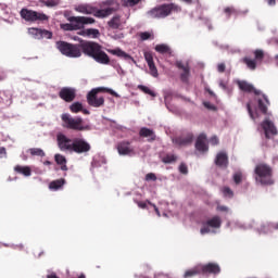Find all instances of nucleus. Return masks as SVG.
Here are the masks:
<instances>
[{"label":"nucleus","instance_id":"f257e3e1","mask_svg":"<svg viewBox=\"0 0 278 278\" xmlns=\"http://www.w3.org/2000/svg\"><path fill=\"white\" fill-rule=\"evenodd\" d=\"M56 49L62 53V55H66V58H81V51L85 55L92 58L98 53L101 49V45L94 41H84L80 43L74 45L66 41H58Z\"/></svg>","mask_w":278,"mask_h":278},{"label":"nucleus","instance_id":"f03ea898","mask_svg":"<svg viewBox=\"0 0 278 278\" xmlns=\"http://www.w3.org/2000/svg\"><path fill=\"white\" fill-rule=\"evenodd\" d=\"M61 121L64 129H72L73 131H88L90 129L89 125H84V118L79 116L73 117L68 113L62 114Z\"/></svg>","mask_w":278,"mask_h":278},{"label":"nucleus","instance_id":"7ed1b4c3","mask_svg":"<svg viewBox=\"0 0 278 278\" xmlns=\"http://www.w3.org/2000/svg\"><path fill=\"white\" fill-rule=\"evenodd\" d=\"M255 179L262 186L273 185V169L266 164H258L255 167Z\"/></svg>","mask_w":278,"mask_h":278},{"label":"nucleus","instance_id":"20e7f679","mask_svg":"<svg viewBox=\"0 0 278 278\" xmlns=\"http://www.w3.org/2000/svg\"><path fill=\"white\" fill-rule=\"evenodd\" d=\"M20 16L21 18H23V21H26V23H36L37 21H49V16L47 14L29 10L26 8H23L20 11Z\"/></svg>","mask_w":278,"mask_h":278},{"label":"nucleus","instance_id":"39448f33","mask_svg":"<svg viewBox=\"0 0 278 278\" xmlns=\"http://www.w3.org/2000/svg\"><path fill=\"white\" fill-rule=\"evenodd\" d=\"M173 10H175V4L173 3L161 4L148 11V16L150 18H166V16L173 13Z\"/></svg>","mask_w":278,"mask_h":278},{"label":"nucleus","instance_id":"423d86ee","mask_svg":"<svg viewBox=\"0 0 278 278\" xmlns=\"http://www.w3.org/2000/svg\"><path fill=\"white\" fill-rule=\"evenodd\" d=\"M200 273H203V274L213 273V275H216L220 273V267L216 264L198 265L195 268L187 270L185 273V278L194 277Z\"/></svg>","mask_w":278,"mask_h":278},{"label":"nucleus","instance_id":"0eeeda50","mask_svg":"<svg viewBox=\"0 0 278 278\" xmlns=\"http://www.w3.org/2000/svg\"><path fill=\"white\" fill-rule=\"evenodd\" d=\"M105 90V87H98L91 89L87 94V103L91 108H101L105 104V98L98 97L99 92H103Z\"/></svg>","mask_w":278,"mask_h":278},{"label":"nucleus","instance_id":"6e6552de","mask_svg":"<svg viewBox=\"0 0 278 278\" xmlns=\"http://www.w3.org/2000/svg\"><path fill=\"white\" fill-rule=\"evenodd\" d=\"M220 225H223V220H220V217L215 216L203 224L200 229V233L201 236H205L206 233H216V229H220Z\"/></svg>","mask_w":278,"mask_h":278},{"label":"nucleus","instance_id":"1a4fd4ad","mask_svg":"<svg viewBox=\"0 0 278 278\" xmlns=\"http://www.w3.org/2000/svg\"><path fill=\"white\" fill-rule=\"evenodd\" d=\"M90 149H92V147L90 146V143L88 141H86V139H84V138H74L73 139L72 153H77L78 155H80L81 153L90 152Z\"/></svg>","mask_w":278,"mask_h":278},{"label":"nucleus","instance_id":"9d476101","mask_svg":"<svg viewBox=\"0 0 278 278\" xmlns=\"http://www.w3.org/2000/svg\"><path fill=\"white\" fill-rule=\"evenodd\" d=\"M56 142L60 151L73 153V139L64 134H59L56 136Z\"/></svg>","mask_w":278,"mask_h":278},{"label":"nucleus","instance_id":"9b49d317","mask_svg":"<svg viewBox=\"0 0 278 278\" xmlns=\"http://www.w3.org/2000/svg\"><path fill=\"white\" fill-rule=\"evenodd\" d=\"M254 58L255 60L251 58H244L242 60L244 64H247L248 68H250V71H255V68H257V62H261V60H264V51L255 50Z\"/></svg>","mask_w":278,"mask_h":278},{"label":"nucleus","instance_id":"f8f14e48","mask_svg":"<svg viewBox=\"0 0 278 278\" xmlns=\"http://www.w3.org/2000/svg\"><path fill=\"white\" fill-rule=\"evenodd\" d=\"M59 97L65 101V103H73L75 97H77V91L71 87H63L59 92Z\"/></svg>","mask_w":278,"mask_h":278},{"label":"nucleus","instance_id":"ddd939ff","mask_svg":"<svg viewBox=\"0 0 278 278\" xmlns=\"http://www.w3.org/2000/svg\"><path fill=\"white\" fill-rule=\"evenodd\" d=\"M70 23H77L79 29H84V25H94L97 20L93 17H86V16H70L67 18Z\"/></svg>","mask_w":278,"mask_h":278},{"label":"nucleus","instance_id":"4468645a","mask_svg":"<svg viewBox=\"0 0 278 278\" xmlns=\"http://www.w3.org/2000/svg\"><path fill=\"white\" fill-rule=\"evenodd\" d=\"M261 127L265 132L266 138H270V136H277V128L275 127V124H273V122L265 119L261 124Z\"/></svg>","mask_w":278,"mask_h":278},{"label":"nucleus","instance_id":"2eb2a0df","mask_svg":"<svg viewBox=\"0 0 278 278\" xmlns=\"http://www.w3.org/2000/svg\"><path fill=\"white\" fill-rule=\"evenodd\" d=\"M195 149L197 151H200V153H207L208 147H207V136L205 134H201L195 142Z\"/></svg>","mask_w":278,"mask_h":278},{"label":"nucleus","instance_id":"dca6fc26","mask_svg":"<svg viewBox=\"0 0 278 278\" xmlns=\"http://www.w3.org/2000/svg\"><path fill=\"white\" fill-rule=\"evenodd\" d=\"M117 151L119 155H131V153H134V148H131V142L121 141L117 143Z\"/></svg>","mask_w":278,"mask_h":278},{"label":"nucleus","instance_id":"f3484780","mask_svg":"<svg viewBox=\"0 0 278 278\" xmlns=\"http://www.w3.org/2000/svg\"><path fill=\"white\" fill-rule=\"evenodd\" d=\"M78 36H83L84 38H92L97 39L101 36V31L97 28H83L78 31Z\"/></svg>","mask_w":278,"mask_h":278},{"label":"nucleus","instance_id":"a211bd4d","mask_svg":"<svg viewBox=\"0 0 278 278\" xmlns=\"http://www.w3.org/2000/svg\"><path fill=\"white\" fill-rule=\"evenodd\" d=\"M114 12H116V9L114 8L98 9L96 7L93 16H96V18H108V16H111V14H114Z\"/></svg>","mask_w":278,"mask_h":278},{"label":"nucleus","instance_id":"6ab92c4d","mask_svg":"<svg viewBox=\"0 0 278 278\" xmlns=\"http://www.w3.org/2000/svg\"><path fill=\"white\" fill-rule=\"evenodd\" d=\"M108 53H111V55H116L117 58H122L123 60L134 62L136 64V60L129 55L127 52L123 51L121 48L117 49H108Z\"/></svg>","mask_w":278,"mask_h":278},{"label":"nucleus","instance_id":"aec40b11","mask_svg":"<svg viewBox=\"0 0 278 278\" xmlns=\"http://www.w3.org/2000/svg\"><path fill=\"white\" fill-rule=\"evenodd\" d=\"M140 138H148V142H155L157 136H155V131L151 128L142 127L139 130Z\"/></svg>","mask_w":278,"mask_h":278},{"label":"nucleus","instance_id":"412c9836","mask_svg":"<svg viewBox=\"0 0 278 278\" xmlns=\"http://www.w3.org/2000/svg\"><path fill=\"white\" fill-rule=\"evenodd\" d=\"M93 60L98 62V64H110V56L108 55V53H105V51H103L102 48H100V50L96 52Z\"/></svg>","mask_w":278,"mask_h":278},{"label":"nucleus","instance_id":"4be33fe9","mask_svg":"<svg viewBox=\"0 0 278 278\" xmlns=\"http://www.w3.org/2000/svg\"><path fill=\"white\" fill-rule=\"evenodd\" d=\"M94 8L92 4H78L75 7V12H79V14H87L94 16Z\"/></svg>","mask_w":278,"mask_h":278},{"label":"nucleus","instance_id":"5701e85b","mask_svg":"<svg viewBox=\"0 0 278 278\" xmlns=\"http://www.w3.org/2000/svg\"><path fill=\"white\" fill-rule=\"evenodd\" d=\"M173 90L165 89L164 90V99H165V105L169 112H175V105L173 104Z\"/></svg>","mask_w":278,"mask_h":278},{"label":"nucleus","instance_id":"b1692460","mask_svg":"<svg viewBox=\"0 0 278 278\" xmlns=\"http://www.w3.org/2000/svg\"><path fill=\"white\" fill-rule=\"evenodd\" d=\"M177 67L179 68L180 77L184 81H188V77H190V67L188 63L177 62Z\"/></svg>","mask_w":278,"mask_h":278},{"label":"nucleus","instance_id":"393cba45","mask_svg":"<svg viewBox=\"0 0 278 278\" xmlns=\"http://www.w3.org/2000/svg\"><path fill=\"white\" fill-rule=\"evenodd\" d=\"M215 164H216V166L226 168L227 164H229V159L227 156V153H225V152L217 153L216 159H215Z\"/></svg>","mask_w":278,"mask_h":278},{"label":"nucleus","instance_id":"a878e982","mask_svg":"<svg viewBox=\"0 0 278 278\" xmlns=\"http://www.w3.org/2000/svg\"><path fill=\"white\" fill-rule=\"evenodd\" d=\"M154 49L156 53H161L162 55H166L167 58H170V55H173V50H170V47H168V45H156Z\"/></svg>","mask_w":278,"mask_h":278},{"label":"nucleus","instance_id":"bb28decb","mask_svg":"<svg viewBox=\"0 0 278 278\" xmlns=\"http://www.w3.org/2000/svg\"><path fill=\"white\" fill-rule=\"evenodd\" d=\"M14 172L17 175H24V177H31V167L29 166L16 165Z\"/></svg>","mask_w":278,"mask_h":278},{"label":"nucleus","instance_id":"cd10ccee","mask_svg":"<svg viewBox=\"0 0 278 278\" xmlns=\"http://www.w3.org/2000/svg\"><path fill=\"white\" fill-rule=\"evenodd\" d=\"M238 86L240 90H243V92H255L256 94H260V91L255 90V88H253V85L244 80H239Z\"/></svg>","mask_w":278,"mask_h":278},{"label":"nucleus","instance_id":"c85d7f7f","mask_svg":"<svg viewBox=\"0 0 278 278\" xmlns=\"http://www.w3.org/2000/svg\"><path fill=\"white\" fill-rule=\"evenodd\" d=\"M66 184V179L64 178H60V179H56V180H52L50 184H49V189L50 190H62V188H64V185Z\"/></svg>","mask_w":278,"mask_h":278},{"label":"nucleus","instance_id":"c756f323","mask_svg":"<svg viewBox=\"0 0 278 278\" xmlns=\"http://www.w3.org/2000/svg\"><path fill=\"white\" fill-rule=\"evenodd\" d=\"M54 162L61 166V170H68V166L66 165V156L62 155V154H55L54 155Z\"/></svg>","mask_w":278,"mask_h":278},{"label":"nucleus","instance_id":"7c9ffc66","mask_svg":"<svg viewBox=\"0 0 278 278\" xmlns=\"http://www.w3.org/2000/svg\"><path fill=\"white\" fill-rule=\"evenodd\" d=\"M109 27L111 29H121L123 22L121 21V15H114L109 22H108Z\"/></svg>","mask_w":278,"mask_h":278},{"label":"nucleus","instance_id":"2f4dec72","mask_svg":"<svg viewBox=\"0 0 278 278\" xmlns=\"http://www.w3.org/2000/svg\"><path fill=\"white\" fill-rule=\"evenodd\" d=\"M35 35L38 36L39 38H47L48 40H51L53 38V33L42 29V28H34Z\"/></svg>","mask_w":278,"mask_h":278},{"label":"nucleus","instance_id":"473e14b6","mask_svg":"<svg viewBox=\"0 0 278 278\" xmlns=\"http://www.w3.org/2000/svg\"><path fill=\"white\" fill-rule=\"evenodd\" d=\"M190 143H192V135H186L176 139L178 147H188Z\"/></svg>","mask_w":278,"mask_h":278},{"label":"nucleus","instance_id":"72a5a7b5","mask_svg":"<svg viewBox=\"0 0 278 278\" xmlns=\"http://www.w3.org/2000/svg\"><path fill=\"white\" fill-rule=\"evenodd\" d=\"M60 27L63 31H77V29H79V24L71 22L70 24H61Z\"/></svg>","mask_w":278,"mask_h":278},{"label":"nucleus","instance_id":"f704fd0d","mask_svg":"<svg viewBox=\"0 0 278 278\" xmlns=\"http://www.w3.org/2000/svg\"><path fill=\"white\" fill-rule=\"evenodd\" d=\"M70 110L73 114H78V112L84 110V105L80 102H74L70 105Z\"/></svg>","mask_w":278,"mask_h":278},{"label":"nucleus","instance_id":"c9c22d12","mask_svg":"<svg viewBox=\"0 0 278 278\" xmlns=\"http://www.w3.org/2000/svg\"><path fill=\"white\" fill-rule=\"evenodd\" d=\"M40 3L46 5V8H58V5H60V0H40Z\"/></svg>","mask_w":278,"mask_h":278},{"label":"nucleus","instance_id":"e433bc0d","mask_svg":"<svg viewBox=\"0 0 278 278\" xmlns=\"http://www.w3.org/2000/svg\"><path fill=\"white\" fill-rule=\"evenodd\" d=\"M266 105H269L268 98L263 96V99H258V108L264 114H266Z\"/></svg>","mask_w":278,"mask_h":278},{"label":"nucleus","instance_id":"4c0bfd02","mask_svg":"<svg viewBox=\"0 0 278 278\" xmlns=\"http://www.w3.org/2000/svg\"><path fill=\"white\" fill-rule=\"evenodd\" d=\"M138 90H141V92H144V94H150V97H157V93H155V91L151 90L144 85H138Z\"/></svg>","mask_w":278,"mask_h":278},{"label":"nucleus","instance_id":"58836bf2","mask_svg":"<svg viewBox=\"0 0 278 278\" xmlns=\"http://www.w3.org/2000/svg\"><path fill=\"white\" fill-rule=\"evenodd\" d=\"M30 155H36L37 157H45V150L40 148H33L29 150Z\"/></svg>","mask_w":278,"mask_h":278},{"label":"nucleus","instance_id":"ea45409f","mask_svg":"<svg viewBox=\"0 0 278 278\" xmlns=\"http://www.w3.org/2000/svg\"><path fill=\"white\" fill-rule=\"evenodd\" d=\"M163 164H172L175 162V154H165L161 156Z\"/></svg>","mask_w":278,"mask_h":278},{"label":"nucleus","instance_id":"a19ab883","mask_svg":"<svg viewBox=\"0 0 278 278\" xmlns=\"http://www.w3.org/2000/svg\"><path fill=\"white\" fill-rule=\"evenodd\" d=\"M140 3V0H123V5L125 8H134L135 5H138Z\"/></svg>","mask_w":278,"mask_h":278},{"label":"nucleus","instance_id":"79ce46f5","mask_svg":"<svg viewBox=\"0 0 278 278\" xmlns=\"http://www.w3.org/2000/svg\"><path fill=\"white\" fill-rule=\"evenodd\" d=\"M222 192L227 199H231L233 197V191L229 187H224Z\"/></svg>","mask_w":278,"mask_h":278},{"label":"nucleus","instance_id":"37998d69","mask_svg":"<svg viewBox=\"0 0 278 278\" xmlns=\"http://www.w3.org/2000/svg\"><path fill=\"white\" fill-rule=\"evenodd\" d=\"M149 70H150V75H152V77H157L159 73H157V67L155 66V63H150L148 64Z\"/></svg>","mask_w":278,"mask_h":278},{"label":"nucleus","instance_id":"c03bdc74","mask_svg":"<svg viewBox=\"0 0 278 278\" xmlns=\"http://www.w3.org/2000/svg\"><path fill=\"white\" fill-rule=\"evenodd\" d=\"M232 179H233L235 184L238 185V184L242 182V179H244V176H242V173L237 172L233 174Z\"/></svg>","mask_w":278,"mask_h":278},{"label":"nucleus","instance_id":"a18cd8bd","mask_svg":"<svg viewBox=\"0 0 278 278\" xmlns=\"http://www.w3.org/2000/svg\"><path fill=\"white\" fill-rule=\"evenodd\" d=\"M139 38L141 39V40H149V39H153V36H152V34L151 33H149V31H143V33H140L139 34Z\"/></svg>","mask_w":278,"mask_h":278},{"label":"nucleus","instance_id":"49530a36","mask_svg":"<svg viewBox=\"0 0 278 278\" xmlns=\"http://www.w3.org/2000/svg\"><path fill=\"white\" fill-rule=\"evenodd\" d=\"M144 59L148 65L155 63L153 62V54H151V52H144Z\"/></svg>","mask_w":278,"mask_h":278},{"label":"nucleus","instance_id":"de8ad7c7","mask_svg":"<svg viewBox=\"0 0 278 278\" xmlns=\"http://www.w3.org/2000/svg\"><path fill=\"white\" fill-rule=\"evenodd\" d=\"M178 170H179V173H181V175H188V165L181 163L178 166Z\"/></svg>","mask_w":278,"mask_h":278},{"label":"nucleus","instance_id":"09e8293b","mask_svg":"<svg viewBox=\"0 0 278 278\" xmlns=\"http://www.w3.org/2000/svg\"><path fill=\"white\" fill-rule=\"evenodd\" d=\"M146 181H157V176L153 173H149L146 175Z\"/></svg>","mask_w":278,"mask_h":278},{"label":"nucleus","instance_id":"8fccbe9b","mask_svg":"<svg viewBox=\"0 0 278 278\" xmlns=\"http://www.w3.org/2000/svg\"><path fill=\"white\" fill-rule=\"evenodd\" d=\"M248 112L253 121H255L257 113H253V109H251V103H248Z\"/></svg>","mask_w":278,"mask_h":278},{"label":"nucleus","instance_id":"3c124183","mask_svg":"<svg viewBox=\"0 0 278 278\" xmlns=\"http://www.w3.org/2000/svg\"><path fill=\"white\" fill-rule=\"evenodd\" d=\"M219 140H218V137L216 136H213L211 139H210V143L213 146V147H216V144H218Z\"/></svg>","mask_w":278,"mask_h":278},{"label":"nucleus","instance_id":"603ef678","mask_svg":"<svg viewBox=\"0 0 278 278\" xmlns=\"http://www.w3.org/2000/svg\"><path fill=\"white\" fill-rule=\"evenodd\" d=\"M203 105L206 110H216V106L210 102H203Z\"/></svg>","mask_w":278,"mask_h":278},{"label":"nucleus","instance_id":"864d4df0","mask_svg":"<svg viewBox=\"0 0 278 278\" xmlns=\"http://www.w3.org/2000/svg\"><path fill=\"white\" fill-rule=\"evenodd\" d=\"M103 92H108L109 94H112V97H118V93H116V91L105 88V87H104Z\"/></svg>","mask_w":278,"mask_h":278},{"label":"nucleus","instance_id":"5fc2aeb1","mask_svg":"<svg viewBox=\"0 0 278 278\" xmlns=\"http://www.w3.org/2000/svg\"><path fill=\"white\" fill-rule=\"evenodd\" d=\"M217 212H229V207L225 205H217Z\"/></svg>","mask_w":278,"mask_h":278},{"label":"nucleus","instance_id":"6e6d98bb","mask_svg":"<svg viewBox=\"0 0 278 278\" xmlns=\"http://www.w3.org/2000/svg\"><path fill=\"white\" fill-rule=\"evenodd\" d=\"M0 156L1 157H8V151L4 147L0 148Z\"/></svg>","mask_w":278,"mask_h":278},{"label":"nucleus","instance_id":"4d7b16f0","mask_svg":"<svg viewBox=\"0 0 278 278\" xmlns=\"http://www.w3.org/2000/svg\"><path fill=\"white\" fill-rule=\"evenodd\" d=\"M138 207L141 210H147V203L146 202H137Z\"/></svg>","mask_w":278,"mask_h":278},{"label":"nucleus","instance_id":"13d9d810","mask_svg":"<svg viewBox=\"0 0 278 278\" xmlns=\"http://www.w3.org/2000/svg\"><path fill=\"white\" fill-rule=\"evenodd\" d=\"M219 87L222 90H227V83L219 80Z\"/></svg>","mask_w":278,"mask_h":278},{"label":"nucleus","instance_id":"bf43d9fd","mask_svg":"<svg viewBox=\"0 0 278 278\" xmlns=\"http://www.w3.org/2000/svg\"><path fill=\"white\" fill-rule=\"evenodd\" d=\"M217 71L219 72V73H224L225 72V64H218V66H217Z\"/></svg>","mask_w":278,"mask_h":278},{"label":"nucleus","instance_id":"052dcab7","mask_svg":"<svg viewBox=\"0 0 278 278\" xmlns=\"http://www.w3.org/2000/svg\"><path fill=\"white\" fill-rule=\"evenodd\" d=\"M154 278H170V277H168V275L166 274H156Z\"/></svg>","mask_w":278,"mask_h":278},{"label":"nucleus","instance_id":"680f3d73","mask_svg":"<svg viewBox=\"0 0 278 278\" xmlns=\"http://www.w3.org/2000/svg\"><path fill=\"white\" fill-rule=\"evenodd\" d=\"M261 233H268V230L266 229V226H263L261 228Z\"/></svg>","mask_w":278,"mask_h":278},{"label":"nucleus","instance_id":"e2e57ef3","mask_svg":"<svg viewBox=\"0 0 278 278\" xmlns=\"http://www.w3.org/2000/svg\"><path fill=\"white\" fill-rule=\"evenodd\" d=\"M268 5H275V0H266Z\"/></svg>","mask_w":278,"mask_h":278},{"label":"nucleus","instance_id":"0e129e2a","mask_svg":"<svg viewBox=\"0 0 278 278\" xmlns=\"http://www.w3.org/2000/svg\"><path fill=\"white\" fill-rule=\"evenodd\" d=\"M51 164H52L51 161H45V162H43V165H45V166H51Z\"/></svg>","mask_w":278,"mask_h":278},{"label":"nucleus","instance_id":"69168bd1","mask_svg":"<svg viewBox=\"0 0 278 278\" xmlns=\"http://www.w3.org/2000/svg\"><path fill=\"white\" fill-rule=\"evenodd\" d=\"M225 12H226V14H227L228 12H233V9H231V8H226V9H225Z\"/></svg>","mask_w":278,"mask_h":278},{"label":"nucleus","instance_id":"338daca9","mask_svg":"<svg viewBox=\"0 0 278 278\" xmlns=\"http://www.w3.org/2000/svg\"><path fill=\"white\" fill-rule=\"evenodd\" d=\"M81 112H83V114H90V111H88L86 109H83Z\"/></svg>","mask_w":278,"mask_h":278},{"label":"nucleus","instance_id":"774afa93","mask_svg":"<svg viewBox=\"0 0 278 278\" xmlns=\"http://www.w3.org/2000/svg\"><path fill=\"white\" fill-rule=\"evenodd\" d=\"M154 211L156 212L157 216H160V210L155 205H154Z\"/></svg>","mask_w":278,"mask_h":278}]
</instances>
